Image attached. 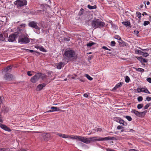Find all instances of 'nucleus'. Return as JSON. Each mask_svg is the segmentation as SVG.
I'll return each instance as SVG.
<instances>
[{
	"label": "nucleus",
	"instance_id": "nucleus-36",
	"mask_svg": "<svg viewBox=\"0 0 151 151\" xmlns=\"http://www.w3.org/2000/svg\"><path fill=\"white\" fill-rule=\"evenodd\" d=\"M136 14L137 15V16L139 18H140L141 17V14L139 12H136Z\"/></svg>",
	"mask_w": 151,
	"mask_h": 151
},
{
	"label": "nucleus",
	"instance_id": "nucleus-37",
	"mask_svg": "<svg viewBox=\"0 0 151 151\" xmlns=\"http://www.w3.org/2000/svg\"><path fill=\"white\" fill-rule=\"evenodd\" d=\"M114 37L117 40H121V37L119 36V35H115Z\"/></svg>",
	"mask_w": 151,
	"mask_h": 151
},
{
	"label": "nucleus",
	"instance_id": "nucleus-39",
	"mask_svg": "<svg viewBox=\"0 0 151 151\" xmlns=\"http://www.w3.org/2000/svg\"><path fill=\"white\" fill-rule=\"evenodd\" d=\"M143 100V98L142 96H140L138 97L137 100L139 101H141Z\"/></svg>",
	"mask_w": 151,
	"mask_h": 151
},
{
	"label": "nucleus",
	"instance_id": "nucleus-13",
	"mask_svg": "<svg viewBox=\"0 0 151 151\" xmlns=\"http://www.w3.org/2000/svg\"><path fill=\"white\" fill-rule=\"evenodd\" d=\"M51 110H50L48 111H47V112H51L55 111H61V110L59 109V108L56 107H55L54 106H52L51 107Z\"/></svg>",
	"mask_w": 151,
	"mask_h": 151
},
{
	"label": "nucleus",
	"instance_id": "nucleus-14",
	"mask_svg": "<svg viewBox=\"0 0 151 151\" xmlns=\"http://www.w3.org/2000/svg\"><path fill=\"white\" fill-rule=\"evenodd\" d=\"M0 127L5 130L8 131H11V129L9 127H7L6 125L2 124H0Z\"/></svg>",
	"mask_w": 151,
	"mask_h": 151
},
{
	"label": "nucleus",
	"instance_id": "nucleus-8",
	"mask_svg": "<svg viewBox=\"0 0 151 151\" xmlns=\"http://www.w3.org/2000/svg\"><path fill=\"white\" fill-rule=\"evenodd\" d=\"M4 78L6 80L10 81L13 79V76L12 74L7 73L5 74Z\"/></svg>",
	"mask_w": 151,
	"mask_h": 151
},
{
	"label": "nucleus",
	"instance_id": "nucleus-20",
	"mask_svg": "<svg viewBox=\"0 0 151 151\" xmlns=\"http://www.w3.org/2000/svg\"><path fill=\"white\" fill-rule=\"evenodd\" d=\"M0 151H12L10 148H0Z\"/></svg>",
	"mask_w": 151,
	"mask_h": 151
},
{
	"label": "nucleus",
	"instance_id": "nucleus-30",
	"mask_svg": "<svg viewBox=\"0 0 151 151\" xmlns=\"http://www.w3.org/2000/svg\"><path fill=\"white\" fill-rule=\"evenodd\" d=\"M143 92L146 93H147L149 94H150V93L149 91L148 90L146 87L144 88V90L143 91Z\"/></svg>",
	"mask_w": 151,
	"mask_h": 151
},
{
	"label": "nucleus",
	"instance_id": "nucleus-22",
	"mask_svg": "<svg viewBox=\"0 0 151 151\" xmlns=\"http://www.w3.org/2000/svg\"><path fill=\"white\" fill-rule=\"evenodd\" d=\"M136 70L137 71L141 73H143L144 71V69L140 68H135Z\"/></svg>",
	"mask_w": 151,
	"mask_h": 151
},
{
	"label": "nucleus",
	"instance_id": "nucleus-2",
	"mask_svg": "<svg viewBox=\"0 0 151 151\" xmlns=\"http://www.w3.org/2000/svg\"><path fill=\"white\" fill-rule=\"evenodd\" d=\"M64 55L66 58L73 59L77 58V55L75 52L70 49H67L65 50Z\"/></svg>",
	"mask_w": 151,
	"mask_h": 151
},
{
	"label": "nucleus",
	"instance_id": "nucleus-56",
	"mask_svg": "<svg viewBox=\"0 0 151 151\" xmlns=\"http://www.w3.org/2000/svg\"><path fill=\"white\" fill-rule=\"evenodd\" d=\"M102 129L101 128H97V132H101L102 131Z\"/></svg>",
	"mask_w": 151,
	"mask_h": 151
},
{
	"label": "nucleus",
	"instance_id": "nucleus-59",
	"mask_svg": "<svg viewBox=\"0 0 151 151\" xmlns=\"http://www.w3.org/2000/svg\"><path fill=\"white\" fill-rule=\"evenodd\" d=\"M80 81H81L82 82H84L85 81V80L84 79H80Z\"/></svg>",
	"mask_w": 151,
	"mask_h": 151
},
{
	"label": "nucleus",
	"instance_id": "nucleus-60",
	"mask_svg": "<svg viewBox=\"0 0 151 151\" xmlns=\"http://www.w3.org/2000/svg\"><path fill=\"white\" fill-rule=\"evenodd\" d=\"M146 4L147 5H149L150 4V2H149V1H147V2Z\"/></svg>",
	"mask_w": 151,
	"mask_h": 151
},
{
	"label": "nucleus",
	"instance_id": "nucleus-25",
	"mask_svg": "<svg viewBox=\"0 0 151 151\" xmlns=\"http://www.w3.org/2000/svg\"><path fill=\"white\" fill-rule=\"evenodd\" d=\"M85 76L90 81H91L93 80V78L90 76L88 74H85Z\"/></svg>",
	"mask_w": 151,
	"mask_h": 151
},
{
	"label": "nucleus",
	"instance_id": "nucleus-12",
	"mask_svg": "<svg viewBox=\"0 0 151 151\" xmlns=\"http://www.w3.org/2000/svg\"><path fill=\"white\" fill-rule=\"evenodd\" d=\"M13 67V65H9L7 66L2 70V72H10L11 70V69Z\"/></svg>",
	"mask_w": 151,
	"mask_h": 151
},
{
	"label": "nucleus",
	"instance_id": "nucleus-23",
	"mask_svg": "<svg viewBox=\"0 0 151 151\" xmlns=\"http://www.w3.org/2000/svg\"><path fill=\"white\" fill-rule=\"evenodd\" d=\"M122 23L126 26H129L130 25V22L128 21L123 22Z\"/></svg>",
	"mask_w": 151,
	"mask_h": 151
},
{
	"label": "nucleus",
	"instance_id": "nucleus-31",
	"mask_svg": "<svg viewBox=\"0 0 151 151\" xmlns=\"http://www.w3.org/2000/svg\"><path fill=\"white\" fill-rule=\"evenodd\" d=\"M39 48V49L41 51L43 52H46V50L44 48V47L42 46L40 47Z\"/></svg>",
	"mask_w": 151,
	"mask_h": 151
},
{
	"label": "nucleus",
	"instance_id": "nucleus-21",
	"mask_svg": "<svg viewBox=\"0 0 151 151\" xmlns=\"http://www.w3.org/2000/svg\"><path fill=\"white\" fill-rule=\"evenodd\" d=\"M87 7H88V8L90 9H95L96 8V5L91 6L90 5H88L87 6Z\"/></svg>",
	"mask_w": 151,
	"mask_h": 151
},
{
	"label": "nucleus",
	"instance_id": "nucleus-33",
	"mask_svg": "<svg viewBox=\"0 0 151 151\" xmlns=\"http://www.w3.org/2000/svg\"><path fill=\"white\" fill-rule=\"evenodd\" d=\"M4 40L3 37V35L1 34H0V42L1 41H3Z\"/></svg>",
	"mask_w": 151,
	"mask_h": 151
},
{
	"label": "nucleus",
	"instance_id": "nucleus-19",
	"mask_svg": "<svg viewBox=\"0 0 151 151\" xmlns=\"http://www.w3.org/2000/svg\"><path fill=\"white\" fill-rule=\"evenodd\" d=\"M119 123L121 124H122V125L124 126H126L127 125V122L121 119H120Z\"/></svg>",
	"mask_w": 151,
	"mask_h": 151
},
{
	"label": "nucleus",
	"instance_id": "nucleus-62",
	"mask_svg": "<svg viewBox=\"0 0 151 151\" xmlns=\"http://www.w3.org/2000/svg\"><path fill=\"white\" fill-rule=\"evenodd\" d=\"M82 14V12H81L80 11L79 13V15H81V14Z\"/></svg>",
	"mask_w": 151,
	"mask_h": 151
},
{
	"label": "nucleus",
	"instance_id": "nucleus-38",
	"mask_svg": "<svg viewBox=\"0 0 151 151\" xmlns=\"http://www.w3.org/2000/svg\"><path fill=\"white\" fill-rule=\"evenodd\" d=\"M137 59L141 63H142V60L143 58L142 56L139 57L137 58Z\"/></svg>",
	"mask_w": 151,
	"mask_h": 151
},
{
	"label": "nucleus",
	"instance_id": "nucleus-48",
	"mask_svg": "<svg viewBox=\"0 0 151 151\" xmlns=\"http://www.w3.org/2000/svg\"><path fill=\"white\" fill-rule=\"evenodd\" d=\"M147 81L150 83H151V78H148L147 79Z\"/></svg>",
	"mask_w": 151,
	"mask_h": 151
},
{
	"label": "nucleus",
	"instance_id": "nucleus-45",
	"mask_svg": "<svg viewBox=\"0 0 151 151\" xmlns=\"http://www.w3.org/2000/svg\"><path fill=\"white\" fill-rule=\"evenodd\" d=\"M123 128H124L123 127L121 126H120V125H119L117 127V129H123Z\"/></svg>",
	"mask_w": 151,
	"mask_h": 151
},
{
	"label": "nucleus",
	"instance_id": "nucleus-49",
	"mask_svg": "<svg viewBox=\"0 0 151 151\" xmlns=\"http://www.w3.org/2000/svg\"><path fill=\"white\" fill-rule=\"evenodd\" d=\"M149 105L148 104H146L145 106H144V109H148V108L149 107Z\"/></svg>",
	"mask_w": 151,
	"mask_h": 151
},
{
	"label": "nucleus",
	"instance_id": "nucleus-63",
	"mask_svg": "<svg viewBox=\"0 0 151 151\" xmlns=\"http://www.w3.org/2000/svg\"><path fill=\"white\" fill-rule=\"evenodd\" d=\"M143 5L142 4V5H141L140 6V7L141 8H143Z\"/></svg>",
	"mask_w": 151,
	"mask_h": 151
},
{
	"label": "nucleus",
	"instance_id": "nucleus-29",
	"mask_svg": "<svg viewBox=\"0 0 151 151\" xmlns=\"http://www.w3.org/2000/svg\"><path fill=\"white\" fill-rule=\"evenodd\" d=\"M121 119V118L119 117H115L114 118V121H116V122H119V121L120 119Z\"/></svg>",
	"mask_w": 151,
	"mask_h": 151
},
{
	"label": "nucleus",
	"instance_id": "nucleus-44",
	"mask_svg": "<svg viewBox=\"0 0 151 151\" xmlns=\"http://www.w3.org/2000/svg\"><path fill=\"white\" fill-rule=\"evenodd\" d=\"M147 112V111H144L142 112H140V113H141V117L142 116V114H143L144 115H145Z\"/></svg>",
	"mask_w": 151,
	"mask_h": 151
},
{
	"label": "nucleus",
	"instance_id": "nucleus-46",
	"mask_svg": "<svg viewBox=\"0 0 151 151\" xmlns=\"http://www.w3.org/2000/svg\"><path fill=\"white\" fill-rule=\"evenodd\" d=\"M25 50L27 52H33L34 51L33 50H29L28 49H25Z\"/></svg>",
	"mask_w": 151,
	"mask_h": 151
},
{
	"label": "nucleus",
	"instance_id": "nucleus-9",
	"mask_svg": "<svg viewBox=\"0 0 151 151\" xmlns=\"http://www.w3.org/2000/svg\"><path fill=\"white\" fill-rule=\"evenodd\" d=\"M42 136L44 140L47 141L50 139L51 138V135L49 133H44L42 134Z\"/></svg>",
	"mask_w": 151,
	"mask_h": 151
},
{
	"label": "nucleus",
	"instance_id": "nucleus-32",
	"mask_svg": "<svg viewBox=\"0 0 151 151\" xmlns=\"http://www.w3.org/2000/svg\"><path fill=\"white\" fill-rule=\"evenodd\" d=\"M143 106V104H139L137 106V108L138 109H139L142 108Z\"/></svg>",
	"mask_w": 151,
	"mask_h": 151
},
{
	"label": "nucleus",
	"instance_id": "nucleus-26",
	"mask_svg": "<svg viewBox=\"0 0 151 151\" xmlns=\"http://www.w3.org/2000/svg\"><path fill=\"white\" fill-rule=\"evenodd\" d=\"M141 55H142L143 56L145 57H147L149 55L148 53L147 52H142Z\"/></svg>",
	"mask_w": 151,
	"mask_h": 151
},
{
	"label": "nucleus",
	"instance_id": "nucleus-61",
	"mask_svg": "<svg viewBox=\"0 0 151 151\" xmlns=\"http://www.w3.org/2000/svg\"><path fill=\"white\" fill-rule=\"evenodd\" d=\"M84 11V9H82V8H81V9H80V11L81 12H82Z\"/></svg>",
	"mask_w": 151,
	"mask_h": 151
},
{
	"label": "nucleus",
	"instance_id": "nucleus-11",
	"mask_svg": "<svg viewBox=\"0 0 151 151\" xmlns=\"http://www.w3.org/2000/svg\"><path fill=\"white\" fill-rule=\"evenodd\" d=\"M46 84L45 83H42L39 84L36 88V90L38 91H41L43 87H45Z\"/></svg>",
	"mask_w": 151,
	"mask_h": 151
},
{
	"label": "nucleus",
	"instance_id": "nucleus-7",
	"mask_svg": "<svg viewBox=\"0 0 151 151\" xmlns=\"http://www.w3.org/2000/svg\"><path fill=\"white\" fill-rule=\"evenodd\" d=\"M37 22L35 21H32L29 22V27L34 28L36 29L35 31L37 34L40 33V28L37 25Z\"/></svg>",
	"mask_w": 151,
	"mask_h": 151
},
{
	"label": "nucleus",
	"instance_id": "nucleus-34",
	"mask_svg": "<svg viewBox=\"0 0 151 151\" xmlns=\"http://www.w3.org/2000/svg\"><path fill=\"white\" fill-rule=\"evenodd\" d=\"M96 132H97V129H93L91 132L89 134H93L94 133H95Z\"/></svg>",
	"mask_w": 151,
	"mask_h": 151
},
{
	"label": "nucleus",
	"instance_id": "nucleus-28",
	"mask_svg": "<svg viewBox=\"0 0 151 151\" xmlns=\"http://www.w3.org/2000/svg\"><path fill=\"white\" fill-rule=\"evenodd\" d=\"M125 117L129 121H131L132 120V118L130 116H125Z\"/></svg>",
	"mask_w": 151,
	"mask_h": 151
},
{
	"label": "nucleus",
	"instance_id": "nucleus-55",
	"mask_svg": "<svg viewBox=\"0 0 151 151\" xmlns=\"http://www.w3.org/2000/svg\"><path fill=\"white\" fill-rule=\"evenodd\" d=\"M30 72H31L29 71L27 72V74L28 76H31L32 75V74L31 73H30Z\"/></svg>",
	"mask_w": 151,
	"mask_h": 151
},
{
	"label": "nucleus",
	"instance_id": "nucleus-17",
	"mask_svg": "<svg viewBox=\"0 0 151 151\" xmlns=\"http://www.w3.org/2000/svg\"><path fill=\"white\" fill-rule=\"evenodd\" d=\"M131 112L132 113L134 114L137 116L139 117H141V113L138 111H136L135 109H133L132 111Z\"/></svg>",
	"mask_w": 151,
	"mask_h": 151
},
{
	"label": "nucleus",
	"instance_id": "nucleus-1",
	"mask_svg": "<svg viewBox=\"0 0 151 151\" xmlns=\"http://www.w3.org/2000/svg\"><path fill=\"white\" fill-rule=\"evenodd\" d=\"M55 134L58 135L59 136L64 138H70L72 139H76L77 140L80 141L86 144H89L92 141H100L108 140H114L115 139L114 137L109 136L104 138L98 139V138L99 137L97 136L87 138L83 136L72 135H69L57 132L55 133Z\"/></svg>",
	"mask_w": 151,
	"mask_h": 151
},
{
	"label": "nucleus",
	"instance_id": "nucleus-50",
	"mask_svg": "<svg viewBox=\"0 0 151 151\" xmlns=\"http://www.w3.org/2000/svg\"><path fill=\"white\" fill-rule=\"evenodd\" d=\"M148 60L147 59H145L143 58L142 60V63H147V62Z\"/></svg>",
	"mask_w": 151,
	"mask_h": 151
},
{
	"label": "nucleus",
	"instance_id": "nucleus-47",
	"mask_svg": "<svg viewBox=\"0 0 151 151\" xmlns=\"http://www.w3.org/2000/svg\"><path fill=\"white\" fill-rule=\"evenodd\" d=\"M146 100L148 101H150L151 100V97L149 96H147L146 98Z\"/></svg>",
	"mask_w": 151,
	"mask_h": 151
},
{
	"label": "nucleus",
	"instance_id": "nucleus-57",
	"mask_svg": "<svg viewBox=\"0 0 151 151\" xmlns=\"http://www.w3.org/2000/svg\"><path fill=\"white\" fill-rule=\"evenodd\" d=\"M83 96L86 98H87L88 97V95L87 93H85L83 95Z\"/></svg>",
	"mask_w": 151,
	"mask_h": 151
},
{
	"label": "nucleus",
	"instance_id": "nucleus-43",
	"mask_svg": "<svg viewBox=\"0 0 151 151\" xmlns=\"http://www.w3.org/2000/svg\"><path fill=\"white\" fill-rule=\"evenodd\" d=\"M102 48L106 50H109V51H110L111 50L110 49L108 48L107 47L105 46H103L102 47Z\"/></svg>",
	"mask_w": 151,
	"mask_h": 151
},
{
	"label": "nucleus",
	"instance_id": "nucleus-4",
	"mask_svg": "<svg viewBox=\"0 0 151 151\" xmlns=\"http://www.w3.org/2000/svg\"><path fill=\"white\" fill-rule=\"evenodd\" d=\"M105 25V23L99 19L93 20L91 23L92 26L94 29L103 27Z\"/></svg>",
	"mask_w": 151,
	"mask_h": 151
},
{
	"label": "nucleus",
	"instance_id": "nucleus-35",
	"mask_svg": "<svg viewBox=\"0 0 151 151\" xmlns=\"http://www.w3.org/2000/svg\"><path fill=\"white\" fill-rule=\"evenodd\" d=\"M150 22L149 21H145L144 22V25L145 26H146L150 24Z\"/></svg>",
	"mask_w": 151,
	"mask_h": 151
},
{
	"label": "nucleus",
	"instance_id": "nucleus-18",
	"mask_svg": "<svg viewBox=\"0 0 151 151\" xmlns=\"http://www.w3.org/2000/svg\"><path fill=\"white\" fill-rule=\"evenodd\" d=\"M123 84L122 82H120L116 84L114 88L113 89H116L117 88L121 87Z\"/></svg>",
	"mask_w": 151,
	"mask_h": 151
},
{
	"label": "nucleus",
	"instance_id": "nucleus-27",
	"mask_svg": "<svg viewBox=\"0 0 151 151\" xmlns=\"http://www.w3.org/2000/svg\"><path fill=\"white\" fill-rule=\"evenodd\" d=\"M125 81L126 83H129V82L130 78L128 76H126L125 77Z\"/></svg>",
	"mask_w": 151,
	"mask_h": 151
},
{
	"label": "nucleus",
	"instance_id": "nucleus-52",
	"mask_svg": "<svg viewBox=\"0 0 151 151\" xmlns=\"http://www.w3.org/2000/svg\"><path fill=\"white\" fill-rule=\"evenodd\" d=\"M134 33L136 35H137L138 34L139 32V31L136 30L134 31Z\"/></svg>",
	"mask_w": 151,
	"mask_h": 151
},
{
	"label": "nucleus",
	"instance_id": "nucleus-3",
	"mask_svg": "<svg viewBox=\"0 0 151 151\" xmlns=\"http://www.w3.org/2000/svg\"><path fill=\"white\" fill-rule=\"evenodd\" d=\"M46 77V76L45 74L38 73L36 74L35 75L32 77L30 80L31 82L34 83L40 79L41 78L42 80H43Z\"/></svg>",
	"mask_w": 151,
	"mask_h": 151
},
{
	"label": "nucleus",
	"instance_id": "nucleus-58",
	"mask_svg": "<svg viewBox=\"0 0 151 151\" xmlns=\"http://www.w3.org/2000/svg\"><path fill=\"white\" fill-rule=\"evenodd\" d=\"M26 24H22L20 25V26L22 27H25Z\"/></svg>",
	"mask_w": 151,
	"mask_h": 151
},
{
	"label": "nucleus",
	"instance_id": "nucleus-64",
	"mask_svg": "<svg viewBox=\"0 0 151 151\" xmlns=\"http://www.w3.org/2000/svg\"><path fill=\"white\" fill-rule=\"evenodd\" d=\"M6 109H7V108L6 107H4L3 108V110L4 109V110H5Z\"/></svg>",
	"mask_w": 151,
	"mask_h": 151
},
{
	"label": "nucleus",
	"instance_id": "nucleus-6",
	"mask_svg": "<svg viewBox=\"0 0 151 151\" xmlns=\"http://www.w3.org/2000/svg\"><path fill=\"white\" fill-rule=\"evenodd\" d=\"M14 5L19 9L22 6L26 5L27 1L26 0H17L14 2Z\"/></svg>",
	"mask_w": 151,
	"mask_h": 151
},
{
	"label": "nucleus",
	"instance_id": "nucleus-24",
	"mask_svg": "<svg viewBox=\"0 0 151 151\" xmlns=\"http://www.w3.org/2000/svg\"><path fill=\"white\" fill-rule=\"evenodd\" d=\"M144 90V88H137V91L138 93L143 92Z\"/></svg>",
	"mask_w": 151,
	"mask_h": 151
},
{
	"label": "nucleus",
	"instance_id": "nucleus-53",
	"mask_svg": "<svg viewBox=\"0 0 151 151\" xmlns=\"http://www.w3.org/2000/svg\"><path fill=\"white\" fill-rule=\"evenodd\" d=\"M18 151H27V150L25 149L21 148Z\"/></svg>",
	"mask_w": 151,
	"mask_h": 151
},
{
	"label": "nucleus",
	"instance_id": "nucleus-15",
	"mask_svg": "<svg viewBox=\"0 0 151 151\" xmlns=\"http://www.w3.org/2000/svg\"><path fill=\"white\" fill-rule=\"evenodd\" d=\"M64 64V63L62 62H60L59 63H58L56 64L55 66L58 69H60L62 67H63Z\"/></svg>",
	"mask_w": 151,
	"mask_h": 151
},
{
	"label": "nucleus",
	"instance_id": "nucleus-10",
	"mask_svg": "<svg viewBox=\"0 0 151 151\" xmlns=\"http://www.w3.org/2000/svg\"><path fill=\"white\" fill-rule=\"evenodd\" d=\"M17 35L15 34H12L9 35L8 39L9 42H13L15 40V39L17 37Z\"/></svg>",
	"mask_w": 151,
	"mask_h": 151
},
{
	"label": "nucleus",
	"instance_id": "nucleus-42",
	"mask_svg": "<svg viewBox=\"0 0 151 151\" xmlns=\"http://www.w3.org/2000/svg\"><path fill=\"white\" fill-rule=\"evenodd\" d=\"M142 51H141L140 50H137L136 51V52L137 54H140V55L141 54Z\"/></svg>",
	"mask_w": 151,
	"mask_h": 151
},
{
	"label": "nucleus",
	"instance_id": "nucleus-16",
	"mask_svg": "<svg viewBox=\"0 0 151 151\" xmlns=\"http://www.w3.org/2000/svg\"><path fill=\"white\" fill-rule=\"evenodd\" d=\"M96 43L90 41L89 42L86 44V46L88 49H91V47L93 45H95Z\"/></svg>",
	"mask_w": 151,
	"mask_h": 151
},
{
	"label": "nucleus",
	"instance_id": "nucleus-54",
	"mask_svg": "<svg viewBox=\"0 0 151 151\" xmlns=\"http://www.w3.org/2000/svg\"><path fill=\"white\" fill-rule=\"evenodd\" d=\"M0 122L1 123L3 122V120L2 119V116L1 114H0Z\"/></svg>",
	"mask_w": 151,
	"mask_h": 151
},
{
	"label": "nucleus",
	"instance_id": "nucleus-40",
	"mask_svg": "<svg viewBox=\"0 0 151 151\" xmlns=\"http://www.w3.org/2000/svg\"><path fill=\"white\" fill-rule=\"evenodd\" d=\"M63 40L65 41H70V37H65L64 38Z\"/></svg>",
	"mask_w": 151,
	"mask_h": 151
},
{
	"label": "nucleus",
	"instance_id": "nucleus-51",
	"mask_svg": "<svg viewBox=\"0 0 151 151\" xmlns=\"http://www.w3.org/2000/svg\"><path fill=\"white\" fill-rule=\"evenodd\" d=\"M3 98L0 96V105L2 103Z\"/></svg>",
	"mask_w": 151,
	"mask_h": 151
},
{
	"label": "nucleus",
	"instance_id": "nucleus-41",
	"mask_svg": "<svg viewBox=\"0 0 151 151\" xmlns=\"http://www.w3.org/2000/svg\"><path fill=\"white\" fill-rule=\"evenodd\" d=\"M115 44H116V42L115 41H112L111 42V44L110 45H111V46H114L115 45Z\"/></svg>",
	"mask_w": 151,
	"mask_h": 151
},
{
	"label": "nucleus",
	"instance_id": "nucleus-5",
	"mask_svg": "<svg viewBox=\"0 0 151 151\" xmlns=\"http://www.w3.org/2000/svg\"><path fill=\"white\" fill-rule=\"evenodd\" d=\"M28 37V35L26 33L22 34L19 37V42L23 43H28L30 42V39Z\"/></svg>",
	"mask_w": 151,
	"mask_h": 151
}]
</instances>
